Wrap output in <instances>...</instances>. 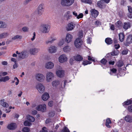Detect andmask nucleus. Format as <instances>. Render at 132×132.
Listing matches in <instances>:
<instances>
[{
    "mask_svg": "<svg viewBox=\"0 0 132 132\" xmlns=\"http://www.w3.org/2000/svg\"><path fill=\"white\" fill-rule=\"evenodd\" d=\"M50 26L48 24H42L40 26V30L41 32L44 33H48L50 30Z\"/></svg>",
    "mask_w": 132,
    "mask_h": 132,
    "instance_id": "obj_1",
    "label": "nucleus"
},
{
    "mask_svg": "<svg viewBox=\"0 0 132 132\" xmlns=\"http://www.w3.org/2000/svg\"><path fill=\"white\" fill-rule=\"evenodd\" d=\"M74 0H61V4L63 6H70L74 3Z\"/></svg>",
    "mask_w": 132,
    "mask_h": 132,
    "instance_id": "obj_2",
    "label": "nucleus"
},
{
    "mask_svg": "<svg viewBox=\"0 0 132 132\" xmlns=\"http://www.w3.org/2000/svg\"><path fill=\"white\" fill-rule=\"evenodd\" d=\"M54 77V74L50 71L47 72L46 74V80L48 82L52 81Z\"/></svg>",
    "mask_w": 132,
    "mask_h": 132,
    "instance_id": "obj_3",
    "label": "nucleus"
},
{
    "mask_svg": "<svg viewBox=\"0 0 132 132\" xmlns=\"http://www.w3.org/2000/svg\"><path fill=\"white\" fill-rule=\"evenodd\" d=\"M36 88L40 93H42L45 91L44 86L40 83L38 84L37 85Z\"/></svg>",
    "mask_w": 132,
    "mask_h": 132,
    "instance_id": "obj_4",
    "label": "nucleus"
},
{
    "mask_svg": "<svg viewBox=\"0 0 132 132\" xmlns=\"http://www.w3.org/2000/svg\"><path fill=\"white\" fill-rule=\"evenodd\" d=\"M68 58L65 54L61 55L58 58L59 61L61 63H62L66 62L67 61Z\"/></svg>",
    "mask_w": 132,
    "mask_h": 132,
    "instance_id": "obj_5",
    "label": "nucleus"
},
{
    "mask_svg": "<svg viewBox=\"0 0 132 132\" xmlns=\"http://www.w3.org/2000/svg\"><path fill=\"white\" fill-rule=\"evenodd\" d=\"M82 44L81 39L78 37L77 38L75 42V45L77 48H80Z\"/></svg>",
    "mask_w": 132,
    "mask_h": 132,
    "instance_id": "obj_6",
    "label": "nucleus"
},
{
    "mask_svg": "<svg viewBox=\"0 0 132 132\" xmlns=\"http://www.w3.org/2000/svg\"><path fill=\"white\" fill-rule=\"evenodd\" d=\"M36 109L38 111L44 112L46 110V106L45 104H40L36 107Z\"/></svg>",
    "mask_w": 132,
    "mask_h": 132,
    "instance_id": "obj_7",
    "label": "nucleus"
},
{
    "mask_svg": "<svg viewBox=\"0 0 132 132\" xmlns=\"http://www.w3.org/2000/svg\"><path fill=\"white\" fill-rule=\"evenodd\" d=\"M36 79L40 82H42L43 81L45 78L44 76L41 73H37L36 76Z\"/></svg>",
    "mask_w": 132,
    "mask_h": 132,
    "instance_id": "obj_8",
    "label": "nucleus"
},
{
    "mask_svg": "<svg viewBox=\"0 0 132 132\" xmlns=\"http://www.w3.org/2000/svg\"><path fill=\"white\" fill-rule=\"evenodd\" d=\"M132 43V35H130L128 36L126 39L125 45L128 46Z\"/></svg>",
    "mask_w": 132,
    "mask_h": 132,
    "instance_id": "obj_9",
    "label": "nucleus"
},
{
    "mask_svg": "<svg viewBox=\"0 0 132 132\" xmlns=\"http://www.w3.org/2000/svg\"><path fill=\"white\" fill-rule=\"evenodd\" d=\"M75 24L73 22H71L68 24L67 29L68 31H70L73 29L75 27Z\"/></svg>",
    "mask_w": 132,
    "mask_h": 132,
    "instance_id": "obj_10",
    "label": "nucleus"
},
{
    "mask_svg": "<svg viewBox=\"0 0 132 132\" xmlns=\"http://www.w3.org/2000/svg\"><path fill=\"white\" fill-rule=\"evenodd\" d=\"M60 81L58 80H54L52 82L53 87L55 88H58L59 87Z\"/></svg>",
    "mask_w": 132,
    "mask_h": 132,
    "instance_id": "obj_11",
    "label": "nucleus"
},
{
    "mask_svg": "<svg viewBox=\"0 0 132 132\" xmlns=\"http://www.w3.org/2000/svg\"><path fill=\"white\" fill-rule=\"evenodd\" d=\"M73 38V36L67 33L65 37L66 42L67 43H69L72 40Z\"/></svg>",
    "mask_w": 132,
    "mask_h": 132,
    "instance_id": "obj_12",
    "label": "nucleus"
},
{
    "mask_svg": "<svg viewBox=\"0 0 132 132\" xmlns=\"http://www.w3.org/2000/svg\"><path fill=\"white\" fill-rule=\"evenodd\" d=\"M16 124L14 123H12L9 124L7 126V128L10 130H13L16 128Z\"/></svg>",
    "mask_w": 132,
    "mask_h": 132,
    "instance_id": "obj_13",
    "label": "nucleus"
},
{
    "mask_svg": "<svg viewBox=\"0 0 132 132\" xmlns=\"http://www.w3.org/2000/svg\"><path fill=\"white\" fill-rule=\"evenodd\" d=\"M27 53L26 51H23L19 54L18 58L19 59H23L26 57Z\"/></svg>",
    "mask_w": 132,
    "mask_h": 132,
    "instance_id": "obj_14",
    "label": "nucleus"
},
{
    "mask_svg": "<svg viewBox=\"0 0 132 132\" xmlns=\"http://www.w3.org/2000/svg\"><path fill=\"white\" fill-rule=\"evenodd\" d=\"M54 66V63L51 62H48L45 65V68L47 69H52Z\"/></svg>",
    "mask_w": 132,
    "mask_h": 132,
    "instance_id": "obj_15",
    "label": "nucleus"
},
{
    "mask_svg": "<svg viewBox=\"0 0 132 132\" xmlns=\"http://www.w3.org/2000/svg\"><path fill=\"white\" fill-rule=\"evenodd\" d=\"M43 5L40 4L38 8L37 14L39 15H42L44 11Z\"/></svg>",
    "mask_w": 132,
    "mask_h": 132,
    "instance_id": "obj_16",
    "label": "nucleus"
},
{
    "mask_svg": "<svg viewBox=\"0 0 132 132\" xmlns=\"http://www.w3.org/2000/svg\"><path fill=\"white\" fill-rule=\"evenodd\" d=\"M40 51V49L37 48H32L30 50V54L32 55H35Z\"/></svg>",
    "mask_w": 132,
    "mask_h": 132,
    "instance_id": "obj_17",
    "label": "nucleus"
},
{
    "mask_svg": "<svg viewBox=\"0 0 132 132\" xmlns=\"http://www.w3.org/2000/svg\"><path fill=\"white\" fill-rule=\"evenodd\" d=\"M91 15L94 18L96 17L98 15V12L95 9H92L90 10Z\"/></svg>",
    "mask_w": 132,
    "mask_h": 132,
    "instance_id": "obj_18",
    "label": "nucleus"
},
{
    "mask_svg": "<svg viewBox=\"0 0 132 132\" xmlns=\"http://www.w3.org/2000/svg\"><path fill=\"white\" fill-rule=\"evenodd\" d=\"M0 105L4 107L7 108L9 106L8 103L6 102V100L4 99H2L0 100Z\"/></svg>",
    "mask_w": 132,
    "mask_h": 132,
    "instance_id": "obj_19",
    "label": "nucleus"
},
{
    "mask_svg": "<svg viewBox=\"0 0 132 132\" xmlns=\"http://www.w3.org/2000/svg\"><path fill=\"white\" fill-rule=\"evenodd\" d=\"M48 51L50 53H54L56 52L57 49L56 47L54 46H51L48 48Z\"/></svg>",
    "mask_w": 132,
    "mask_h": 132,
    "instance_id": "obj_20",
    "label": "nucleus"
},
{
    "mask_svg": "<svg viewBox=\"0 0 132 132\" xmlns=\"http://www.w3.org/2000/svg\"><path fill=\"white\" fill-rule=\"evenodd\" d=\"M97 5L98 7L102 8H103L105 6V4L104 1L102 0L98 1Z\"/></svg>",
    "mask_w": 132,
    "mask_h": 132,
    "instance_id": "obj_21",
    "label": "nucleus"
},
{
    "mask_svg": "<svg viewBox=\"0 0 132 132\" xmlns=\"http://www.w3.org/2000/svg\"><path fill=\"white\" fill-rule=\"evenodd\" d=\"M56 74L58 77H63L64 75V71L63 70H58L56 71Z\"/></svg>",
    "mask_w": 132,
    "mask_h": 132,
    "instance_id": "obj_22",
    "label": "nucleus"
},
{
    "mask_svg": "<svg viewBox=\"0 0 132 132\" xmlns=\"http://www.w3.org/2000/svg\"><path fill=\"white\" fill-rule=\"evenodd\" d=\"M49 94L47 93H45L42 95V98L43 100L46 101L49 98Z\"/></svg>",
    "mask_w": 132,
    "mask_h": 132,
    "instance_id": "obj_23",
    "label": "nucleus"
},
{
    "mask_svg": "<svg viewBox=\"0 0 132 132\" xmlns=\"http://www.w3.org/2000/svg\"><path fill=\"white\" fill-rule=\"evenodd\" d=\"M128 10L129 12L127 16L130 18H132V8L130 6H128Z\"/></svg>",
    "mask_w": 132,
    "mask_h": 132,
    "instance_id": "obj_24",
    "label": "nucleus"
},
{
    "mask_svg": "<svg viewBox=\"0 0 132 132\" xmlns=\"http://www.w3.org/2000/svg\"><path fill=\"white\" fill-rule=\"evenodd\" d=\"M71 50V48L70 46L67 45L65 46L63 49V51L65 52H69Z\"/></svg>",
    "mask_w": 132,
    "mask_h": 132,
    "instance_id": "obj_25",
    "label": "nucleus"
},
{
    "mask_svg": "<svg viewBox=\"0 0 132 132\" xmlns=\"http://www.w3.org/2000/svg\"><path fill=\"white\" fill-rule=\"evenodd\" d=\"M125 120L127 122H132V117L129 115H127L125 118Z\"/></svg>",
    "mask_w": 132,
    "mask_h": 132,
    "instance_id": "obj_26",
    "label": "nucleus"
},
{
    "mask_svg": "<svg viewBox=\"0 0 132 132\" xmlns=\"http://www.w3.org/2000/svg\"><path fill=\"white\" fill-rule=\"evenodd\" d=\"M70 12L68 11L66 12V14H65V17L66 18L67 20H68L70 19L72 17V15H70Z\"/></svg>",
    "mask_w": 132,
    "mask_h": 132,
    "instance_id": "obj_27",
    "label": "nucleus"
},
{
    "mask_svg": "<svg viewBox=\"0 0 132 132\" xmlns=\"http://www.w3.org/2000/svg\"><path fill=\"white\" fill-rule=\"evenodd\" d=\"M67 82V81L66 80H64L61 83V85L60 86V89L62 90L63 89L65 88Z\"/></svg>",
    "mask_w": 132,
    "mask_h": 132,
    "instance_id": "obj_28",
    "label": "nucleus"
},
{
    "mask_svg": "<svg viewBox=\"0 0 132 132\" xmlns=\"http://www.w3.org/2000/svg\"><path fill=\"white\" fill-rule=\"evenodd\" d=\"M130 27V24L129 22H125L123 24V28L126 30L128 29Z\"/></svg>",
    "mask_w": 132,
    "mask_h": 132,
    "instance_id": "obj_29",
    "label": "nucleus"
},
{
    "mask_svg": "<svg viewBox=\"0 0 132 132\" xmlns=\"http://www.w3.org/2000/svg\"><path fill=\"white\" fill-rule=\"evenodd\" d=\"M119 36L120 41L121 42H122L123 41L125 38L124 34L123 33L121 32L119 34Z\"/></svg>",
    "mask_w": 132,
    "mask_h": 132,
    "instance_id": "obj_30",
    "label": "nucleus"
},
{
    "mask_svg": "<svg viewBox=\"0 0 132 132\" xmlns=\"http://www.w3.org/2000/svg\"><path fill=\"white\" fill-rule=\"evenodd\" d=\"M9 35V34L7 32H3L0 34V39H2L6 37Z\"/></svg>",
    "mask_w": 132,
    "mask_h": 132,
    "instance_id": "obj_31",
    "label": "nucleus"
},
{
    "mask_svg": "<svg viewBox=\"0 0 132 132\" xmlns=\"http://www.w3.org/2000/svg\"><path fill=\"white\" fill-rule=\"evenodd\" d=\"M74 59L77 61H80L83 59L82 57L80 55H77L75 56H74Z\"/></svg>",
    "mask_w": 132,
    "mask_h": 132,
    "instance_id": "obj_32",
    "label": "nucleus"
},
{
    "mask_svg": "<svg viewBox=\"0 0 132 132\" xmlns=\"http://www.w3.org/2000/svg\"><path fill=\"white\" fill-rule=\"evenodd\" d=\"M116 26L119 29L121 28L122 27V24L121 21H118L115 24Z\"/></svg>",
    "mask_w": 132,
    "mask_h": 132,
    "instance_id": "obj_33",
    "label": "nucleus"
},
{
    "mask_svg": "<svg viewBox=\"0 0 132 132\" xmlns=\"http://www.w3.org/2000/svg\"><path fill=\"white\" fill-rule=\"evenodd\" d=\"M105 41L108 45H110L112 44V40L111 38H108L105 39Z\"/></svg>",
    "mask_w": 132,
    "mask_h": 132,
    "instance_id": "obj_34",
    "label": "nucleus"
},
{
    "mask_svg": "<svg viewBox=\"0 0 132 132\" xmlns=\"http://www.w3.org/2000/svg\"><path fill=\"white\" fill-rule=\"evenodd\" d=\"M27 119L30 121L31 122H33L35 120V118L33 117L28 115L27 116Z\"/></svg>",
    "mask_w": 132,
    "mask_h": 132,
    "instance_id": "obj_35",
    "label": "nucleus"
},
{
    "mask_svg": "<svg viewBox=\"0 0 132 132\" xmlns=\"http://www.w3.org/2000/svg\"><path fill=\"white\" fill-rule=\"evenodd\" d=\"M7 26V25L6 23L0 21V28H5Z\"/></svg>",
    "mask_w": 132,
    "mask_h": 132,
    "instance_id": "obj_36",
    "label": "nucleus"
},
{
    "mask_svg": "<svg viewBox=\"0 0 132 132\" xmlns=\"http://www.w3.org/2000/svg\"><path fill=\"white\" fill-rule=\"evenodd\" d=\"M16 80V82H15V84L16 85H18L19 83V80L18 79V78L16 77H14V80H13L12 81L11 83H14L15 82V81Z\"/></svg>",
    "mask_w": 132,
    "mask_h": 132,
    "instance_id": "obj_37",
    "label": "nucleus"
},
{
    "mask_svg": "<svg viewBox=\"0 0 132 132\" xmlns=\"http://www.w3.org/2000/svg\"><path fill=\"white\" fill-rule=\"evenodd\" d=\"M100 62L102 64L104 65H106V67L107 66L106 64L108 62V61L105 59L104 58L103 59L101 60Z\"/></svg>",
    "mask_w": 132,
    "mask_h": 132,
    "instance_id": "obj_38",
    "label": "nucleus"
},
{
    "mask_svg": "<svg viewBox=\"0 0 132 132\" xmlns=\"http://www.w3.org/2000/svg\"><path fill=\"white\" fill-rule=\"evenodd\" d=\"M132 103V101L131 100H129L124 102L122 104L123 105H128Z\"/></svg>",
    "mask_w": 132,
    "mask_h": 132,
    "instance_id": "obj_39",
    "label": "nucleus"
},
{
    "mask_svg": "<svg viewBox=\"0 0 132 132\" xmlns=\"http://www.w3.org/2000/svg\"><path fill=\"white\" fill-rule=\"evenodd\" d=\"M81 1L82 3H87L91 4L92 3V1L91 0H81Z\"/></svg>",
    "mask_w": 132,
    "mask_h": 132,
    "instance_id": "obj_40",
    "label": "nucleus"
},
{
    "mask_svg": "<svg viewBox=\"0 0 132 132\" xmlns=\"http://www.w3.org/2000/svg\"><path fill=\"white\" fill-rule=\"evenodd\" d=\"M22 38V36L16 35L14 36L13 37H12V39L13 40H15L17 39H21Z\"/></svg>",
    "mask_w": 132,
    "mask_h": 132,
    "instance_id": "obj_41",
    "label": "nucleus"
},
{
    "mask_svg": "<svg viewBox=\"0 0 132 132\" xmlns=\"http://www.w3.org/2000/svg\"><path fill=\"white\" fill-rule=\"evenodd\" d=\"M52 39V40H51L50 39H49V40H47L46 41L45 43L46 44H48L49 43H53V42L54 41L55 39L54 38H51Z\"/></svg>",
    "mask_w": 132,
    "mask_h": 132,
    "instance_id": "obj_42",
    "label": "nucleus"
},
{
    "mask_svg": "<svg viewBox=\"0 0 132 132\" xmlns=\"http://www.w3.org/2000/svg\"><path fill=\"white\" fill-rule=\"evenodd\" d=\"M117 71V69L115 68H112L111 69L110 71V74L111 75H112L113 73H115Z\"/></svg>",
    "mask_w": 132,
    "mask_h": 132,
    "instance_id": "obj_43",
    "label": "nucleus"
},
{
    "mask_svg": "<svg viewBox=\"0 0 132 132\" xmlns=\"http://www.w3.org/2000/svg\"><path fill=\"white\" fill-rule=\"evenodd\" d=\"M2 82H6V81L10 79V78L8 76L2 77Z\"/></svg>",
    "mask_w": 132,
    "mask_h": 132,
    "instance_id": "obj_44",
    "label": "nucleus"
},
{
    "mask_svg": "<svg viewBox=\"0 0 132 132\" xmlns=\"http://www.w3.org/2000/svg\"><path fill=\"white\" fill-rule=\"evenodd\" d=\"M64 43V39H62L60 40L58 43L59 45L61 46L63 45Z\"/></svg>",
    "mask_w": 132,
    "mask_h": 132,
    "instance_id": "obj_45",
    "label": "nucleus"
},
{
    "mask_svg": "<svg viewBox=\"0 0 132 132\" xmlns=\"http://www.w3.org/2000/svg\"><path fill=\"white\" fill-rule=\"evenodd\" d=\"M92 62L88 61L87 60L84 61L82 63L84 65H85L88 64H90Z\"/></svg>",
    "mask_w": 132,
    "mask_h": 132,
    "instance_id": "obj_46",
    "label": "nucleus"
},
{
    "mask_svg": "<svg viewBox=\"0 0 132 132\" xmlns=\"http://www.w3.org/2000/svg\"><path fill=\"white\" fill-rule=\"evenodd\" d=\"M30 131V129L28 127H24L22 129V131L24 132H29Z\"/></svg>",
    "mask_w": 132,
    "mask_h": 132,
    "instance_id": "obj_47",
    "label": "nucleus"
},
{
    "mask_svg": "<svg viewBox=\"0 0 132 132\" xmlns=\"http://www.w3.org/2000/svg\"><path fill=\"white\" fill-rule=\"evenodd\" d=\"M24 124L25 126H29L32 125L31 123L30 122L28 121H25L24 122Z\"/></svg>",
    "mask_w": 132,
    "mask_h": 132,
    "instance_id": "obj_48",
    "label": "nucleus"
},
{
    "mask_svg": "<svg viewBox=\"0 0 132 132\" xmlns=\"http://www.w3.org/2000/svg\"><path fill=\"white\" fill-rule=\"evenodd\" d=\"M61 132H70L69 129L66 127H65Z\"/></svg>",
    "mask_w": 132,
    "mask_h": 132,
    "instance_id": "obj_49",
    "label": "nucleus"
},
{
    "mask_svg": "<svg viewBox=\"0 0 132 132\" xmlns=\"http://www.w3.org/2000/svg\"><path fill=\"white\" fill-rule=\"evenodd\" d=\"M95 24L97 26H99L101 24V22L99 20H97L95 22Z\"/></svg>",
    "mask_w": 132,
    "mask_h": 132,
    "instance_id": "obj_50",
    "label": "nucleus"
},
{
    "mask_svg": "<svg viewBox=\"0 0 132 132\" xmlns=\"http://www.w3.org/2000/svg\"><path fill=\"white\" fill-rule=\"evenodd\" d=\"M29 29L28 27L25 26L22 28V30L23 32H26L28 31Z\"/></svg>",
    "mask_w": 132,
    "mask_h": 132,
    "instance_id": "obj_51",
    "label": "nucleus"
},
{
    "mask_svg": "<svg viewBox=\"0 0 132 132\" xmlns=\"http://www.w3.org/2000/svg\"><path fill=\"white\" fill-rule=\"evenodd\" d=\"M83 31L82 30H80L78 34V36L80 37L79 38H82L83 37Z\"/></svg>",
    "mask_w": 132,
    "mask_h": 132,
    "instance_id": "obj_52",
    "label": "nucleus"
},
{
    "mask_svg": "<svg viewBox=\"0 0 132 132\" xmlns=\"http://www.w3.org/2000/svg\"><path fill=\"white\" fill-rule=\"evenodd\" d=\"M128 52V50L127 49L125 50L122 52L121 54L122 55H125L127 54Z\"/></svg>",
    "mask_w": 132,
    "mask_h": 132,
    "instance_id": "obj_53",
    "label": "nucleus"
},
{
    "mask_svg": "<svg viewBox=\"0 0 132 132\" xmlns=\"http://www.w3.org/2000/svg\"><path fill=\"white\" fill-rule=\"evenodd\" d=\"M118 51L117 50L116 51H114L111 53V55L112 56L116 55L118 54Z\"/></svg>",
    "mask_w": 132,
    "mask_h": 132,
    "instance_id": "obj_54",
    "label": "nucleus"
},
{
    "mask_svg": "<svg viewBox=\"0 0 132 132\" xmlns=\"http://www.w3.org/2000/svg\"><path fill=\"white\" fill-rule=\"evenodd\" d=\"M83 16V15L82 13H80L77 16V19H79L80 18H82Z\"/></svg>",
    "mask_w": 132,
    "mask_h": 132,
    "instance_id": "obj_55",
    "label": "nucleus"
},
{
    "mask_svg": "<svg viewBox=\"0 0 132 132\" xmlns=\"http://www.w3.org/2000/svg\"><path fill=\"white\" fill-rule=\"evenodd\" d=\"M92 42V38L90 37H88L87 39V43L90 44Z\"/></svg>",
    "mask_w": 132,
    "mask_h": 132,
    "instance_id": "obj_56",
    "label": "nucleus"
},
{
    "mask_svg": "<svg viewBox=\"0 0 132 132\" xmlns=\"http://www.w3.org/2000/svg\"><path fill=\"white\" fill-rule=\"evenodd\" d=\"M55 114V113L54 111H52L50 112L49 113V116L50 117H53Z\"/></svg>",
    "mask_w": 132,
    "mask_h": 132,
    "instance_id": "obj_57",
    "label": "nucleus"
},
{
    "mask_svg": "<svg viewBox=\"0 0 132 132\" xmlns=\"http://www.w3.org/2000/svg\"><path fill=\"white\" fill-rule=\"evenodd\" d=\"M0 75L2 76H4L7 75V73L6 72H2L0 73Z\"/></svg>",
    "mask_w": 132,
    "mask_h": 132,
    "instance_id": "obj_58",
    "label": "nucleus"
},
{
    "mask_svg": "<svg viewBox=\"0 0 132 132\" xmlns=\"http://www.w3.org/2000/svg\"><path fill=\"white\" fill-rule=\"evenodd\" d=\"M123 63L122 62H120L118 64V66L119 67H121L123 65Z\"/></svg>",
    "mask_w": 132,
    "mask_h": 132,
    "instance_id": "obj_59",
    "label": "nucleus"
},
{
    "mask_svg": "<svg viewBox=\"0 0 132 132\" xmlns=\"http://www.w3.org/2000/svg\"><path fill=\"white\" fill-rule=\"evenodd\" d=\"M33 36H32V38H31V40L32 41H33L35 40V38L36 37V33L35 32H34L33 33Z\"/></svg>",
    "mask_w": 132,
    "mask_h": 132,
    "instance_id": "obj_60",
    "label": "nucleus"
},
{
    "mask_svg": "<svg viewBox=\"0 0 132 132\" xmlns=\"http://www.w3.org/2000/svg\"><path fill=\"white\" fill-rule=\"evenodd\" d=\"M53 105V102L52 101H50L48 103V105L52 107Z\"/></svg>",
    "mask_w": 132,
    "mask_h": 132,
    "instance_id": "obj_61",
    "label": "nucleus"
},
{
    "mask_svg": "<svg viewBox=\"0 0 132 132\" xmlns=\"http://www.w3.org/2000/svg\"><path fill=\"white\" fill-rule=\"evenodd\" d=\"M128 110L130 112H132V105L128 107Z\"/></svg>",
    "mask_w": 132,
    "mask_h": 132,
    "instance_id": "obj_62",
    "label": "nucleus"
},
{
    "mask_svg": "<svg viewBox=\"0 0 132 132\" xmlns=\"http://www.w3.org/2000/svg\"><path fill=\"white\" fill-rule=\"evenodd\" d=\"M12 90H10L8 91V95L10 96H12Z\"/></svg>",
    "mask_w": 132,
    "mask_h": 132,
    "instance_id": "obj_63",
    "label": "nucleus"
},
{
    "mask_svg": "<svg viewBox=\"0 0 132 132\" xmlns=\"http://www.w3.org/2000/svg\"><path fill=\"white\" fill-rule=\"evenodd\" d=\"M45 129H46L45 127H44L42 129V131H40V132H48L47 130Z\"/></svg>",
    "mask_w": 132,
    "mask_h": 132,
    "instance_id": "obj_64",
    "label": "nucleus"
}]
</instances>
